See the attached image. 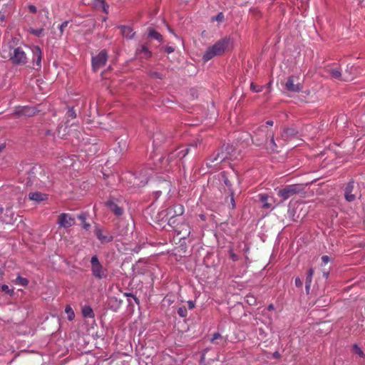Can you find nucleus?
Returning a JSON list of instances; mask_svg holds the SVG:
<instances>
[{
	"label": "nucleus",
	"mask_w": 365,
	"mask_h": 365,
	"mask_svg": "<svg viewBox=\"0 0 365 365\" xmlns=\"http://www.w3.org/2000/svg\"><path fill=\"white\" fill-rule=\"evenodd\" d=\"M65 312L67 314V318L69 321H72L75 317L74 312L73 311L72 308L68 305L66 307Z\"/></svg>",
	"instance_id": "obj_28"
},
{
	"label": "nucleus",
	"mask_w": 365,
	"mask_h": 365,
	"mask_svg": "<svg viewBox=\"0 0 365 365\" xmlns=\"http://www.w3.org/2000/svg\"><path fill=\"white\" fill-rule=\"evenodd\" d=\"M252 138L255 145L258 146L265 145L267 148L272 151H276L279 147L274 141L273 130L269 128L267 125H261L257 128Z\"/></svg>",
	"instance_id": "obj_2"
},
{
	"label": "nucleus",
	"mask_w": 365,
	"mask_h": 365,
	"mask_svg": "<svg viewBox=\"0 0 365 365\" xmlns=\"http://www.w3.org/2000/svg\"><path fill=\"white\" fill-rule=\"evenodd\" d=\"M165 51L168 53H173L175 51V48L173 47V46H166L165 48Z\"/></svg>",
	"instance_id": "obj_46"
},
{
	"label": "nucleus",
	"mask_w": 365,
	"mask_h": 365,
	"mask_svg": "<svg viewBox=\"0 0 365 365\" xmlns=\"http://www.w3.org/2000/svg\"><path fill=\"white\" fill-rule=\"evenodd\" d=\"M306 290H307V292L309 293V289H310V287H311V284H306Z\"/></svg>",
	"instance_id": "obj_52"
},
{
	"label": "nucleus",
	"mask_w": 365,
	"mask_h": 365,
	"mask_svg": "<svg viewBox=\"0 0 365 365\" xmlns=\"http://www.w3.org/2000/svg\"><path fill=\"white\" fill-rule=\"evenodd\" d=\"M148 36L150 38H154L159 42L163 41V36L160 33H158V31H156L155 30H154L152 28H148Z\"/></svg>",
	"instance_id": "obj_22"
},
{
	"label": "nucleus",
	"mask_w": 365,
	"mask_h": 365,
	"mask_svg": "<svg viewBox=\"0 0 365 365\" xmlns=\"http://www.w3.org/2000/svg\"><path fill=\"white\" fill-rule=\"evenodd\" d=\"M205 358V353H203L202 356V359H204Z\"/></svg>",
	"instance_id": "obj_55"
},
{
	"label": "nucleus",
	"mask_w": 365,
	"mask_h": 365,
	"mask_svg": "<svg viewBox=\"0 0 365 365\" xmlns=\"http://www.w3.org/2000/svg\"><path fill=\"white\" fill-rule=\"evenodd\" d=\"M120 29L123 37L130 39L134 36L135 33L133 32L131 27L128 26H122Z\"/></svg>",
	"instance_id": "obj_21"
},
{
	"label": "nucleus",
	"mask_w": 365,
	"mask_h": 365,
	"mask_svg": "<svg viewBox=\"0 0 365 365\" xmlns=\"http://www.w3.org/2000/svg\"><path fill=\"white\" fill-rule=\"evenodd\" d=\"M222 336H221V334L218 332H216V333H214L213 335H212V337L211 339V341L212 343L215 342V340L218 339H220Z\"/></svg>",
	"instance_id": "obj_40"
},
{
	"label": "nucleus",
	"mask_w": 365,
	"mask_h": 365,
	"mask_svg": "<svg viewBox=\"0 0 365 365\" xmlns=\"http://www.w3.org/2000/svg\"><path fill=\"white\" fill-rule=\"evenodd\" d=\"M136 55L140 58L148 59L152 56V52L149 50L146 44L140 45L135 51Z\"/></svg>",
	"instance_id": "obj_14"
},
{
	"label": "nucleus",
	"mask_w": 365,
	"mask_h": 365,
	"mask_svg": "<svg viewBox=\"0 0 365 365\" xmlns=\"http://www.w3.org/2000/svg\"><path fill=\"white\" fill-rule=\"evenodd\" d=\"M95 235L102 244L108 243L113 240V237L111 234L108 232L103 233V230L100 228L95 230Z\"/></svg>",
	"instance_id": "obj_13"
},
{
	"label": "nucleus",
	"mask_w": 365,
	"mask_h": 365,
	"mask_svg": "<svg viewBox=\"0 0 365 365\" xmlns=\"http://www.w3.org/2000/svg\"><path fill=\"white\" fill-rule=\"evenodd\" d=\"M158 135H160V134L156 133V134L154 135V140H153V143H157L156 140L158 139Z\"/></svg>",
	"instance_id": "obj_50"
},
{
	"label": "nucleus",
	"mask_w": 365,
	"mask_h": 365,
	"mask_svg": "<svg viewBox=\"0 0 365 365\" xmlns=\"http://www.w3.org/2000/svg\"><path fill=\"white\" fill-rule=\"evenodd\" d=\"M227 158V153L223 151H218L209 158L207 162V166L210 168L215 167L220 163L225 161Z\"/></svg>",
	"instance_id": "obj_12"
},
{
	"label": "nucleus",
	"mask_w": 365,
	"mask_h": 365,
	"mask_svg": "<svg viewBox=\"0 0 365 365\" xmlns=\"http://www.w3.org/2000/svg\"><path fill=\"white\" fill-rule=\"evenodd\" d=\"M91 269L93 276L98 279H105L108 276V271L100 262L97 255H94L91 259Z\"/></svg>",
	"instance_id": "obj_6"
},
{
	"label": "nucleus",
	"mask_w": 365,
	"mask_h": 365,
	"mask_svg": "<svg viewBox=\"0 0 365 365\" xmlns=\"http://www.w3.org/2000/svg\"><path fill=\"white\" fill-rule=\"evenodd\" d=\"M150 76L153 78L162 79L163 78V76L162 73L156 71H153L150 73Z\"/></svg>",
	"instance_id": "obj_36"
},
{
	"label": "nucleus",
	"mask_w": 365,
	"mask_h": 365,
	"mask_svg": "<svg viewBox=\"0 0 365 365\" xmlns=\"http://www.w3.org/2000/svg\"><path fill=\"white\" fill-rule=\"evenodd\" d=\"M297 134V131L294 128H284L281 133V138L287 141L294 138Z\"/></svg>",
	"instance_id": "obj_18"
},
{
	"label": "nucleus",
	"mask_w": 365,
	"mask_h": 365,
	"mask_svg": "<svg viewBox=\"0 0 365 365\" xmlns=\"http://www.w3.org/2000/svg\"><path fill=\"white\" fill-rule=\"evenodd\" d=\"M284 86L286 90L293 93L300 92L303 88L299 82V78L294 76H291L287 78Z\"/></svg>",
	"instance_id": "obj_9"
},
{
	"label": "nucleus",
	"mask_w": 365,
	"mask_h": 365,
	"mask_svg": "<svg viewBox=\"0 0 365 365\" xmlns=\"http://www.w3.org/2000/svg\"><path fill=\"white\" fill-rule=\"evenodd\" d=\"M230 192V196H231L230 202H231L232 208L233 209L235 207V199H234V192L231 191Z\"/></svg>",
	"instance_id": "obj_41"
},
{
	"label": "nucleus",
	"mask_w": 365,
	"mask_h": 365,
	"mask_svg": "<svg viewBox=\"0 0 365 365\" xmlns=\"http://www.w3.org/2000/svg\"><path fill=\"white\" fill-rule=\"evenodd\" d=\"M1 290L6 293L9 294L10 295L13 293V290H11L9 287L6 284L1 286Z\"/></svg>",
	"instance_id": "obj_38"
},
{
	"label": "nucleus",
	"mask_w": 365,
	"mask_h": 365,
	"mask_svg": "<svg viewBox=\"0 0 365 365\" xmlns=\"http://www.w3.org/2000/svg\"><path fill=\"white\" fill-rule=\"evenodd\" d=\"M108 61V53L102 50L98 55L92 58V68L94 71L103 68Z\"/></svg>",
	"instance_id": "obj_7"
},
{
	"label": "nucleus",
	"mask_w": 365,
	"mask_h": 365,
	"mask_svg": "<svg viewBox=\"0 0 365 365\" xmlns=\"http://www.w3.org/2000/svg\"><path fill=\"white\" fill-rule=\"evenodd\" d=\"M250 88L252 91H253L254 92H256V93L261 92L262 90V86H257V85L255 84L254 83H251Z\"/></svg>",
	"instance_id": "obj_35"
},
{
	"label": "nucleus",
	"mask_w": 365,
	"mask_h": 365,
	"mask_svg": "<svg viewBox=\"0 0 365 365\" xmlns=\"http://www.w3.org/2000/svg\"><path fill=\"white\" fill-rule=\"evenodd\" d=\"M230 43V37H224L217 41L213 46L209 47L204 53L202 58L205 61H208L217 56L222 55L227 49Z\"/></svg>",
	"instance_id": "obj_3"
},
{
	"label": "nucleus",
	"mask_w": 365,
	"mask_h": 365,
	"mask_svg": "<svg viewBox=\"0 0 365 365\" xmlns=\"http://www.w3.org/2000/svg\"><path fill=\"white\" fill-rule=\"evenodd\" d=\"M76 220L68 213H61L58 216L57 223L59 227L68 228L72 227Z\"/></svg>",
	"instance_id": "obj_10"
},
{
	"label": "nucleus",
	"mask_w": 365,
	"mask_h": 365,
	"mask_svg": "<svg viewBox=\"0 0 365 365\" xmlns=\"http://www.w3.org/2000/svg\"><path fill=\"white\" fill-rule=\"evenodd\" d=\"M230 257L234 261L236 262L239 259V256L236 255L232 249L230 250Z\"/></svg>",
	"instance_id": "obj_37"
},
{
	"label": "nucleus",
	"mask_w": 365,
	"mask_h": 365,
	"mask_svg": "<svg viewBox=\"0 0 365 365\" xmlns=\"http://www.w3.org/2000/svg\"><path fill=\"white\" fill-rule=\"evenodd\" d=\"M38 110L31 106H16L13 115L17 118L31 117L37 113Z\"/></svg>",
	"instance_id": "obj_8"
},
{
	"label": "nucleus",
	"mask_w": 365,
	"mask_h": 365,
	"mask_svg": "<svg viewBox=\"0 0 365 365\" xmlns=\"http://www.w3.org/2000/svg\"><path fill=\"white\" fill-rule=\"evenodd\" d=\"M185 211V208L182 205H175L170 206L158 213V217L162 220L168 221V224L170 227H175L176 224V217L181 216Z\"/></svg>",
	"instance_id": "obj_4"
},
{
	"label": "nucleus",
	"mask_w": 365,
	"mask_h": 365,
	"mask_svg": "<svg viewBox=\"0 0 365 365\" xmlns=\"http://www.w3.org/2000/svg\"><path fill=\"white\" fill-rule=\"evenodd\" d=\"M314 272V269L310 267L307 272L305 284H312Z\"/></svg>",
	"instance_id": "obj_32"
},
{
	"label": "nucleus",
	"mask_w": 365,
	"mask_h": 365,
	"mask_svg": "<svg viewBox=\"0 0 365 365\" xmlns=\"http://www.w3.org/2000/svg\"><path fill=\"white\" fill-rule=\"evenodd\" d=\"M28 31L30 34H31L34 36H37V37H41V36H43V32H44L43 28H40V29H33V28H29Z\"/></svg>",
	"instance_id": "obj_26"
},
{
	"label": "nucleus",
	"mask_w": 365,
	"mask_h": 365,
	"mask_svg": "<svg viewBox=\"0 0 365 365\" xmlns=\"http://www.w3.org/2000/svg\"><path fill=\"white\" fill-rule=\"evenodd\" d=\"M67 115H68V117H70L72 118H75L76 116L75 110L73 108H71L68 110Z\"/></svg>",
	"instance_id": "obj_39"
},
{
	"label": "nucleus",
	"mask_w": 365,
	"mask_h": 365,
	"mask_svg": "<svg viewBox=\"0 0 365 365\" xmlns=\"http://www.w3.org/2000/svg\"><path fill=\"white\" fill-rule=\"evenodd\" d=\"M322 261L324 264H327L330 261V258L327 255H324L322 257Z\"/></svg>",
	"instance_id": "obj_45"
},
{
	"label": "nucleus",
	"mask_w": 365,
	"mask_h": 365,
	"mask_svg": "<svg viewBox=\"0 0 365 365\" xmlns=\"http://www.w3.org/2000/svg\"><path fill=\"white\" fill-rule=\"evenodd\" d=\"M304 192V186L302 184L288 185L277 191V195L282 200H287L289 197Z\"/></svg>",
	"instance_id": "obj_5"
},
{
	"label": "nucleus",
	"mask_w": 365,
	"mask_h": 365,
	"mask_svg": "<svg viewBox=\"0 0 365 365\" xmlns=\"http://www.w3.org/2000/svg\"><path fill=\"white\" fill-rule=\"evenodd\" d=\"M82 314L84 317L93 318L94 317V313L92 308L89 306L84 307L82 309Z\"/></svg>",
	"instance_id": "obj_24"
},
{
	"label": "nucleus",
	"mask_w": 365,
	"mask_h": 365,
	"mask_svg": "<svg viewBox=\"0 0 365 365\" xmlns=\"http://www.w3.org/2000/svg\"><path fill=\"white\" fill-rule=\"evenodd\" d=\"M178 314L180 317H185L187 315V310L185 306L180 307L178 309Z\"/></svg>",
	"instance_id": "obj_33"
},
{
	"label": "nucleus",
	"mask_w": 365,
	"mask_h": 365,
	"mask_svg": "<svg viewBox=\"0 0 365 365\" xmlns=\"http://www.w3.org/2000/svg\"><path fill=\"white\" fill-rule=\"evenodd\" d=\"M274 125V122L272 120H267L264 125H267L269 128H272Z\"/></svg>",
	"instance_id": "obj_47"
},
{
	"label": "nucleus",
	"mask_w": 365,
	"mask_h": 365,
	"mask_svg": "<svg viewBox=\"0 0 365 365\" xmlns=\"http://www.w3.org/2000/svg\"><path fill=\"white\" fill-rule=\"evenodd\" d=\"M177 232L178 235L180 236L181 240H185L190 236L191 232L190 225L183 222L180 224H175V227H172Z\"/></svg>",
	"instance_id": "obj_11"
},
{
	"label": "nucleus",
	"mask_w": 365,
	"mask_h": 365,
	"mask_svg": "<svg viewBox=\"0 0 365 365\" xmlns=\"http://www.w3.org/2000/svg\"><path fill=\"white\" fill-rule=\"evenodd\" d=\"M352 351L354 353H356V354H358L360 357H361V358H364L365 357V354L364 353V351L361 350V349L356 344L353 345Z\"/></svg>",
	"instance_id": "obj_29"
},
{
	"label": "nucleus",
	"mask_w": 365,
	"mask_h": 365,
	"mask_svg": "<svg viewBox=\"0 0 365 365\" xmlns=\"http://www.w3.org/2000/svg\"><path fill=\"white\" fill-rule=\"evenodd\" d=\"M28 9H29V12L33 13V14H35L37 12V9L34 5H31V4L29 5Z\"/></svg>",
	"instance_id": "obj_43"
},
{
	"label": "nucleus",
	"mask_w": 365,
	"mask_h": 365,
	"mask_svg": "<svg viewBox=\"0 0 365 365\" xmlns=\"http://www.w3.org/2000/svg\"><path fill=\"white\" fill-rule=\"evenodd\" d=\"M188 308L190 309H192L195 307V303L192 301L187 302Z\"/></svg>",
	"instance_id": "obj_48"
},
{
	"label": "nucleus",
	"mask_w": 365,
	"mask_h": 365,
	"mask_svg": "<svg viewBox=\"0 0 365 365\" xmlns=\"http://www.w3.org/2000/svg\"><path fill=\"white\" fill-rule=\"evenodd\" d=\"M224 19H225V16H224V14L222 12L219 13L217 16H213L212 18V21H217L218 22H222V21H224Z\"/></svg>",
	"instance_id": "obj_34"
},
{
	"label": "nucleus",
	"mask_w": 365,
	"mask_h": 365,
	"mask_svg": "<svg viewBox=\"0 0 365 365\" xmlns=\"http://www.w3.org/2000/svg\"><path fill=\"white\" fill-rule=\"evenodd\" d=\"M189 151H190L189 148H184L179 151L175 150V152L171 153L168 155L167 161L173 162L177 158H183L188 154Z\"/></svg>",
	"instance_id": "obj_15"
},
{
	"label": "nucleus",
	"mask_w": 365,
	"mask_h": 365,
	"mask_svg": "<svg viewBox=\"0 0 365 365\" xmlns=\"http://www.w3.org/2000/svg\"><path fill=\"white\" fill-rule=\"evenodd\" d=\"M68 22V21H64L63 22L60 26H59V29H60V31H61V34H63V29L67 26Z\"/></svg>",
	"instance_id": "obj_42"
},
{
	"label": "nucleus",
	"mask_w": 365,
	"mask_h": 365,
	"mask_svg": "<svg viewBox=\"0 0 365 365\" xmlns=\"http://www.w3.org/2000/svg\"><path fill=\"white\" fill-rule=\"evenodd\" d=\"M1 56L9 59L14 65H24L27 63V56L24 48L16 46L14 41H9L2 45Z\"/></svg>",
	"instance_id": "obj_1"
},
{
	"label": "nucleus",
	"mask_w": 365,
	"mask_h": 365,
	"mask_svg": "<svg viewBox=\"0 0 365 365\" xmlns=\"http://www.w3.org/2000/svg\"><path fill=\"white\" fill-rule=\"evenodd\" d=\"M106 205L118 217L121 216L124 212L123 208L117 205L113 200L107 201Z\"/></svg>",
	"instance_id": "obj_16"
},
{
	"label": "nucleus",
	"mask_w": 365,
	"mask_h": 365,
	"mask_svg": "<svg viewBox=\"0 0 365 365\" xmlns=\"http://www.w3.org/2000/svg\"><path fill=\"white\" fill-rule=\"evenodd\" d=\"M15 283L16 284L21 285V286H26L29 283V281L27 279L24 278L22 277H17L15 279Z\"/></svg>",
	"instance_id": "obj_31"
},
{
	"label": "nucleus",
	"mask_w": 365,
	"mask_h": 365,
	"mask_svg": "<svg viewBox=\"0 0 365 365\" xmlns=\"http://www.w3.org/2000/svg\"><path fill=\"white\" fill-rule=\"evenodd\" d=\"M147 182H148V178H146V179L145 180V181L143 182V183H144V184H146Z\"/></svg>",
	"instance_id": "obj_54"
},
{
	"label": "nucleus",
	"mask_w": 365,
	"mask_h": 365,
	"mask_svg": "<svg viewBox=\"0 0 365 365\" xmlns=\"http://www.w3.org/2000/svg\"><path fill=\"white\" fill-rule=\"evenodd\" d=\"M259 200L262 203V207L269 209L272 207V204L268 202V195L266 194L259 195Z\"/></svg>",
	"instance_id": "obj_23"
},
{
	"label": "nucleus",
	"mask_w": 365,
	"mask_h": 365,
	"mask_svg": "<svg viewBox=\"0 0 365 365\" xmlns=\"http://www.w3.org/2000/svg\"><path fill=\"white\" fill-rule=\"evenodd\" d=\"M274 309V307L272 304H270L268 307H267V309L269 311H271V310H273Z\"/></svg>",
	"instance_id": "obj_49"
},
{
	"label": "nucleus",
	"mask_w": 365,
	"mask_h": 365,
	"mask_svg": "<svg viewBox=\"0 0 365 365\" xmlns=\"http://www.w3.org/2000/svg\"><path fill=\"white\" fill-rule=\"evenodd\" d=\"M78 218L81 221L83 228L86 230H88L90 228L91 225L88 222H86V214H84V213L80 214L79 215H78Z\"/></svg>",
	"instance_id": "obj_25"
},
{
	"label": "nucleus",
	"mask_w": 365,
	"mask_h": 365,
	"mask_svg": "<svg viewBox=\"0 0 365 365\" xmlns=\"http://www.w3.org/2000/svg\"><path fill=\"white\" fill-rule=\"evenodd\" d=\"M354 190V181H350L345 188V198L348 202L355 200V195L352 194Z\"/></svg>",
	"instance_id": "obj_19"
},
{
	"label": "nucleus",
	"mask_w": 365,
	"mask_h": 365,
	"mask_svg": "<svg viewBox=\"0 0 365 365\" xmlns=\"http://www.w3.org/2000/svg\"><path fill=\"white\" fill-rule=\"evenodd\" d=\"M295 285L297 287H302V282L300 279V278L297 277L294 281Z\"/></svg>",
	"instance_id": "obj_44"
},
{
	"label": "nucleus",
	"mask_w": 365,
	"mask_h": 365,
	"mask_svg": "<svg viewBox=\"0 0 365 365\" xmlns=\"http://www.w3.org/2000/svg\"><path fill=\"white\" fill-rule=\"evenodd\" d=\"M329 271H323V276L325 277V278H327L328 276H329Z\"/></svg>",
	"instance_id": "obj_51"
},
{
	"label": "nucleus",
	"mask_w": 365,
	"mask_h": 365,
	"mask_svg": "<svg viewBox=\"0 0 365 365\" xmlns=\"http://www.w3.org/2000/svg\"><path fill=\"white\" fill-rule=\"evenodd\" d=\"M5 148L4 145H0V153L3 150V149Z\"/></svg>",
	"instance_id": "obj_53"
},
{
	"label": "nucleus",
	"mask_w": 365,
	"mask_h": 365,
	"mask_svg": "<svg viewBox=\"0 0 365 365\" xmlns=\"http://www.w3.org/2000/svg\"><path fill=\"white\" fill-rule=\"evenodd\" d=\"M222 180L224 182V184L228 188L229 191L230 192L233 191L232 190V184H231L230 181L229 180L228 178L227 177V175H226V174L225 173H222Z\"/></svg>",
	"instance_id": "obj_30"
},
{
	"label": "nucleus",
	"mask_w": 365,
	"mask_h": 365,
	"mask_svg": "<svg viewBox=\"0 0 365 365\" xmlns=\"http://www.w3.org/2000/svg\"><path fill=\"white\" fill-rule=\"evenodd\" d=\"M29 198L31 200L36 201L37 202H40L41 201L46 200L48 199L47 195L40 192H30L29 194Z\"/></svg>",
	"instance_id": "obj_20"
},
{
	"label": "nucleus",
	"mask_w": 365,
	"mask_h": 365,
	"mask_svg": "<svg viewBox=\"0 0 365 365\" xmlns=\"http://www.w3.org/2000/svg\"><path fill=\"white\" fill-rule=\"evenodd\" d=\"M32 53H33V60L36 63V65L38 67L41 66V57H42V52L39 46H35L32 48Z\"/></svg>",
	"instance_id": "obj_17"
},
{
	"label": "nucleus",
	"mask_w": 365,
	"mask_h": 365,
	"mask_svg": "<svg viewBox=\"0 0 365 365\" xmlns=\"http://www.w3.org/2000/svg\"><path fill=\"white\" fill-rule=\"evenodd\" d=\"M329 72L332 78L340 79L341 77V71L338 68H330Z\"/></svg>",
	"instance_id": "obj_27"
}]
</instances>
